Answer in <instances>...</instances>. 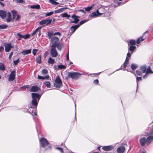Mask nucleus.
<instances>
[{
	"label": "nucleus",
	"instance_id": "1",
	"mask_svg": "<svg viewBox=\"0 0 153 153\" xmlns=\"http://www.w3.org/2000/svg\"><path fill=\"white\" fill-rule=\"evenodd\" d=\"M31 95L32 99L31 102V105H29L28 110V112L31 114L33 113V111L36 110L38 102L41 97V95L36 93H32Z\"/></svg>",
	"mask_w": 153,
	"mask_h": 153
},
{
	"label": "nucleus",
	"instance_id": "2",
	"mask_svg": "<svg viewBox=\"0 0 153 153\" xmlns=\"http://www.w3.org/2000/svg\"><path fill=\"white\" fill-rule=\"evenodd\" d=\"M153 140V136H150L148 137L146 139L143 137L141 138L139 140L141 145L143 146L145 144L148 145L152 142Z\"/></svg>",
	"mask_w": 153,
	"mask_h": 153
},
{
	"label": "nucleus",
	"instance_id": "3",
	"mask_svg": "<svg viewBox=\"0 0 153 153\" xmlns=\"http://www.w3.org/2000/svg\"><path fill=\"white\" fill-rule=\"evenodd\" d=\"M81 75V74L78 72H68V75L65 77V79H67L68 78H71L72 79L76 80L79 78Z\"/></svg>",
	"mask_w": 153,
	"mask_h": 153
},
{
	"label": "nucleus",
	"instance_id": "4",
	"mask_svg": "<svg viewBox=\"0 0 153 153\" xmlns=\"http://www.w3.org/2000/svg\"><path fill=\"white\" fill-rule=\"evenodd\" d=\"M53 85L55 87L58 88H60L62 86V81L59 76H56Z\"/></svg>",
	"mask_w": 153,
	"mask_h": 153
},
{
	"label": "nucleus",
	"instance_id": "5",
	"mask_svg": "<svg viewBox=\"0 0 153 153\" xmlns=\"http://www.w3.org/2000/svg\"><path fill=\"white\" fill-rule=\"evenodd\" d=\"M59 39L56 36H53L51 38L50 40V44H52L51 47H56V45L59 43Z\"/></svg>",
	"mask_w": 153,
	"mask_h": 153
},
{
	"label": "nucleus",
	"instance_id": "6",
	"mask_svg": "<svg viewBox=\"0 0 153 153\" xmlns=\"http://www.w3.org/2000/svg\"><path fill=\"white\" fill-rule=\"evenodd\" d=\"M40 145L43 148H45L48 146L49 143L48 141L45 138H41L39 140Z\"/></svg>",
	"mask_w": 153,
	"mask_h": 153
},
{
	"label": "nucleus",
	"instance_id": "7",
	"mask_svg": "<svg viewBox=\"0 0 153 153\" xmlns=\"http://www.w3.org/2000/svg\"><path fill=\"white\" fill-rule=\"evenodd\" d=\"M136 48L135 46L133 45H130L128 48V52L127 53V56H128L130 57L131 54L133 53L134 51Z\"/></svg>",
	"mask_w": 153,
	"mask_h": 153
},
{
	"label": "nucleus",
	"instance_id": "8",
	"mask_svg": "<svg viewBox=\"0 0 153 153\" xmlns=\"http://www.w3.org/2000/svg\"><path fill=\"white\" fill-rule=\"evenodd\" d=\"M16 74V72L15 70H13L11 71L8 78V81H13L15 78Z\"/></svg>",
	"mask_w": 153,
	"mask_h": 153
},
{
	"label": "nucleus",
	"instance_id": "9",
	"mask_svg": "<svg viewBox=\"0 0 153 153\" xmlns=\"http://www.w3.org/2000/svg\"><path fill=\"white\" fill-rule=\"evenodd\" d=\"M52 21L51 19H43L39 22V24L41 25L46 24L47 25L51 24L52 22Z\"/></svg>",
	"mask_w": 153,
	"mask_h": 153
},
{
	"label": "nucleus",
	"instance_id": "10",
	"mask_svg": "<svg viewBox=\"0 0 153 153\" xmlns=\"http://www.w3.org/2000/svg\"><path fill=\"white\" fill-rule=\"evenodd\" d=\"M56 47H52L51 50V56L53 57H56L58 55V53L56 51Z\"/></svg>",
	"mask_w": 153,
	"mask_h": 153
},
{
	"label": "nucleus",
	"instance_id": "11",
	"mask_svg": "<svg viewBox=\"0 0 153 153\" xmlns=\"http://www.w3.org/2000/svg\"><path fill=\"white\" fill-rule=\"evenodd\" d=\"M102 13H100L99 12L98 10H97L96 12H92L91 14L89 16L91 18H92L94 17H98L102 14Z\"/></svg>",
	"mask_w": 153,
	"mask_h": 153
},
{
	"label": "nucleus",
	"instance_id": "12",
	"mask_svg": "<svg viewBox=\"0 0 153 153\" xmlns=\"http://www.w3.org/2000/svg\"><path fill=\"white\" fill-rule=\"evenodd\" d=\"M4 46L5 48V51L6 52H9L13 47L12 46L10 43H6L4 45Z\"/></svg>",
	"mask_w": 153,
	"mask_h": 153
},
{
	"label": "nucleus",
	"instance_id": "13",
	"mask_svg": "<svg viewBox=\"0 0 153 153\" xmlns=\"http://www.w3.org/2000/svg\"><path fill=\"white\" fill-rule=\"evenodd\" d=\"M7 19L6 22L7 23L11 22L13 20L11 13L10 12H7Z\"/></svg>",
	"mask_w": 153,
	"mask_h": 153
},
{
	"label": "nucleus",
	"instance_id": "14",
	"mask_svg": "<svg viewBox=\"0 0 153 153\" xmlns=\"http://www.w3.org/2000/svg\"><path fill=\"white\" fill-rule=\"evenodd\" d=\"M71 17L74 19V21L70 22L71 23L77 24L79 22V16L73 15L71 16Z\"/></svg>",
	"mask_w": 153,
	"mask_h": 153
},
{
	"label": "nucleus",
	"instance_id": "15",
	"mask_svg": "<svg viewBox=\"0 0 153 153\" xmlns=\"http://www.w3.org/2000/svg\"><path fill=\"white\" fill-rule=\"evenodd\" d=\"M148 32L147 31H146L143 34V36L140 37L139 38H138L136 41V43L138 44L140 42H142L145 40L146 38V36L144 37V36L145 33Z\"/></svg>",
	"mask_w": 153,
	"mask_h": 153
},
{
	"label": "nucleus",
	"instance_id": "16",
	"mask_svg": "<svg viewBox=\"0 0 153 153\" xmlns=\"http://www.w3.org/2000/svg\"><path fill=\"white\" fill-rule=\"evenodd\" d=\"M7 12L3 10H0V17L2 19H4L6 16Z\"/></svg>",
	"mask_w": 153,
	"mask_h": 153
},
{
	"label": "nucleus",
	"instance_id": "17",
	"mask_svg": "<svg viewBox=\"0 0 153 153\" xmlns=\"http://www.w3.org/2000/svg\"><path fill=\"white\" fill-rule=\"evenodd\" d=\"M125 150V147L123 146H121L117 148V151L118 153H123Z\"/></svg>",
	"mask_w": 153,
	"mask_h": 153
},
{
	"label": "nucleus",
	"instance_id": "18",
	"mask_svg": "<svg viewBox=\"0 0 153 153\" xmlns=\"http://www.w3.org/2000/svg\"><path fill=\"white\" fill-rule=\"evenodd\" d=\"M102 149L105 151H108L113 149V147L112 146H103L102 147Z\"/></svg>",
	"mask_w": 153,
	"mask_h": 153
},
{
	"label": "nucleus",
	"instance_id": "19",
	"mask_svg": "<svg viewBox=\"0 0 153 153\" xmlns=\"http://www.w3.org/2000/svg\"><path fill=\"white\" fill-rule=\"evenodd\" d=\"M79 27V25H77L71 26L70 27V30L71 31V34L73 33Z\"/></svg>",
	"mask_w": 153,
	"mask_h": 153
},
{
	"label": "nucleus",
	"instance_id": "20",
	"mask_svg": "<svg viewBox=\"0 0 153 153\" xmlns=\"http://www.w3.org/2000/svg\"><path fill=\"white\" fill-rule=\"evenodd\" d=\"M39 88L37 86H32L29 90L30 92H37L39 90Z\"/></svg>",
	"mask_w": 153,
	"mask_h": 153
},
{
	"label": "nucleus",
	"instance_id": "21",
	"mask_svg": "<svg viewBox=\"0 0 153 153\" xmlns=\"http://www.w3.org/2000/svg\"><path fill=\"white\" fill-rule=\"evenodd\" d=\"M31 49H30L27 50H24L22 52V53L24 55L30 54L31 53Z\"/></svg>",
	"mask_w": 153,
	"mask_h": 153
},
{
	"label": "nucleus",
	"instance_id": "22",
	"mask_svg": "<svg viewBox=\"0 0 153 153\" xmlns=\"http://www.w3.org/2000/svg\"><path fill=\"white\" fill-rule=\"evenodd\" d=\"M129 57H130L128 56H126V60L123 64V66L124 68H125L127 66L129 60Z\"/></svg>",
	"mask_w": 153,
	"mask_h": 153
},
{
	"label": "nucleus",
	"instance_id": "23",
	"mask_svg": "<svg viewBox=\"0 0 153 153\" xmlns=\"http://www.w3.org/2000/svg\"><path fill=\"white\" fill-rule=\"evenodd\" d=\"M64 45L62 43H58L56 45V47H57L59 50H61L63 47Z\"/></svg>",
	"mask_w": 153,
	"mask_h": 153
},
{
	"label": "nucleus",
	"instance_id": "24",
	"mask_svg": "<svg viewBox=\"0 0 153 153\" xmlns=\"http://www.w3.org/2000/svg\"><path fill=\"white\" fill-rule=\"evenodd\" d=\"M67 8L66 7H64L61 8L59 9L54 11V13H60L63 12Z\"/></svg>",
	"mask_w": 153,
	"mask_h": 153
},
{
	"label": "nucleus",
	"instance_id": "25",
	"mask_svg": "<svg viewBox=\"0 0 153 153\" xmlns=\"http://www.w3.org/2000/svg\"><path fill=\"white\" fill-rule=\"evenodd\" d=\"M151 68L150 66L148 67L146 69V74H152L153 73V71L151 69Z\"/></svg>",
	"mask_w": 153,
	"mask_h": 153
},
{
	"label": "nucleus",
	"instance_id": "26",
	"mask_svg": "<svg viewBox=\"0 0 153 153\" xmlns=\"http://www.w3.org/2000/svg\"><path fill=\"white\" fill-rule=\"evenodd\" d=\"M147 67L146 65H144L140 66V69L143 71V73L146 72Z\"/></svg>",
	"mask_w": 153,
	"mask_h": 153
},
{
	"label": "nucleus",
	"instance_id": "27",
	"mask_svg": "<svg viewBox=\"0 0 153 153\" xmlns=\"http://www.w3.org/2000/svg\"><path fill=\"white\" fill-rule=\"evenodd\" d=\"M49 76L48 75H46L45 76H42L39 75L38 76V78L39 79H48L49 78Z\"/></svg>",
	"mask_w": 153,
	"mask_h": 153
},
{
	"label": "nucleus",
	"instance_id": "28",
	"mask_svg": "<svg viewBox=\"0 0 153 153\" xmlns=\"http://www.w3.org/2000/svg\"><path fill=\"white\" fill-rule=\"evenodd\" d=\"M30 8L31 9H39L40 8V6L39 4H36L35 5H31Z\"/></svg>",
	"mask_w": 153,
	"mask_h": 153
},
{
	"label": "nucleus",
	"instance_id": "29",
	"mask_svg": "<svg viewBox=\"0 0 153 153\" xmlns=\"http://www.w3.org/2000/svg\"><path fill=\"white\" fill-rule=\"evenodd\" d=\"M42 27V26L39 27L38 28H36L32 33L31 36H33L39 30H40L41 28Z\"/></svg>",
	"mask_w": 153,
	"mask_h": 153
},
{
	"label": "nucleus",
	"instance_id": "30",
	"mask_svg": "<svg viewBox=\"0 0 153 153\" xmlns=\"http://www.w3.org/2000/svg\"><path fill=\"white\" fill-rule=\"evenodd\" d=\"M128 1V0H127L126 1H125L123 2H119V1H117V5H115V6L117 7L118 6H120L122 4H123L126 3Z\"/></svg>",
	"mask_w": 153,
	"mask_h": 153
},
{
	"label": "nucleus",
	"instance_id": "31",
	"mask_svg": "<svg viewBox=\"0 0 153 153\" xmlns=\"http://www.w3.org/2000/svg\"><path fill=\"white\" fill-rule=\"evenodd\" d=\"M48 62L49 64H53L54 63L55 61L53 59H52L51 57H50L48 59Z\"/></svg>",
	"mask_w": 153,
	"mask_h": 153
},
{
	"label": "nucleus",
	"instance_id": "32",
	"mask_svg": "<svg viewBox=\"0 0 153 153\" xmlns=\"http://www.w3.org/2000/svg\"><path fill=\"white\" fill-rule=\"evenodd\" d=\"M135 75V76H136L137 75L141 76L142 75V73L139 70H137L136 71V74L134 73H133Z\"/></svg>",
	"mask_w": 153,
	"mask_h": 153
},
{
	"label": "nucleus",
	"instance_id": "33",
	"mask_svg": "<svg viewBox=\"0 0 153 153\" xmlns=\"http://www.w3.org/2000/svg\"><path fill=\"white\" fill-rule=\"evenodd\" d=\"M136 41L134 39H131L129 40V44L131 45H135Z\"/></svg>",
	"mask_w": 153,
	"mask_h": 153
},
{
	"label": "nucleus",
	"instance_id": "34",
	"mask_svg": "<svg viewBox=\"0 0 153 153\" xmlns=\"http://www.w3.org/2000/svg\"><path fill=\"white\" fill-rule=\"evenodd\" d=\"M61 16L63 17H67V18H69L70 17V15H69L66 13H64L62 14Z\"/></svg>",
	"mask_w": 153,
	"mask_h": 153
},
{
	"label": "nucleus",
	"instance_id": "35",
	"mask_svg": "<svg viewBox=\"0 0 153 153\" xmlns=\"http://www.w3.org/2000/svg\"><path fill=\"white\" fill-rule=\"evenodd\" d=\"M41 55H39L36 59V60L37 62L39 63H41Z\"/></svg>",
	"mask_w": 153,
	"mask_h": 153
},
{
	"label": "nucleus",
	"instance_id": "36",
	"mask_svg": "<svg viewBox=\"0 0 153 153\" xmlns=\"http://www.w3.org/2000/svg\"><path fill=\"white\" fill-rule=\"evenodd\" d=\"M11 12L13 14V19L15 18V17L17 15H16V12L15 10H12L11 11Z\"/></svg>",
	"mask_w": 153,
	"mask_h": 153
},
{
	"label": "nucleus",
	"instance_id": "37",
	"mask_svg": "<svg viewBox=\"0 0 153 153\" xmlns=\"http://www.w3.org/2000/svg\"><path fill=\"white\" fill-rule=\"evenodd\" d=\"M137 67V65L134 64H132L131 65V68L133 70H134Z\"/></svg>",
	"mask_w": 153,
	"mask_h": 153
},
{
	"label": "nucleus",
	"instance_id": "38",
	"mask_svg": "<svg viewBox=\"0 0 153 153\" xmlns=\"http://www.w3.org/2000/svg\"><path fill=\"white\" fill-rule=\"evenodd\" d=\"M87 21V20L85 19L81 21L77 25H79V27L80 26V25H82L84 23L86 22Z\"/></svg>",
	"mask_w": 153,
	"mask_h": 153
},
{
	"label": "nucleus",
	"instance_id": "39",
	"mask_svg": "<svg viewBox=\"0 0 153 153\" xmlns=\"http://www.w3.org/2000/svg\"><path fill=\"white\" fill-rule=\"evenodd\" d=\"M43 84L46 85L48 88H50V82L48 81L45 82H43Z\"/></svg>",
	"mask_w": 153,
	"mask_h": 153
},
{
	"label": "nucleus",
	"instance_id": "40",
	"mask_svg": "<svg viewBox=\"0 0 153 153\" xmlns=\"http://www.w3.org/2000/svg\"><path fill=\"white\" fill-rule=\"evenodd\" d=\"M58 67L59 69H65L66 68L65 65H58Z\"/></svg>",
	"mask_w": 153,
	"mask_h": 153
},
{
	"label": "nucleus",
	"instance_id": "41",
	"mask_svg": "<svg viewBox=\"0 0 153 153\" xmlns=\"http://www.w3.org/2000/svg\"><path fill=\"white\" fill-rule=\"evenodd\" d=\"M7 26L5 24H3L0 25V29H4L7 28Z\"/></svg>",
	"mask_w": 153,
	"mask_h": 153
},
{
	"label": "nucleus",
	"instance_id": "42",
	"mask_svg": "<svg viewBox=\"0 0 153 153\" xmlns=\"http://www.w3.org/2000/svg\"><path fill=\"white\" fill-rule=\"evenodd\" d=\"M41 73L43 75L46 74L48 73V70L46 69H44L42 70Z\"/></svg>",
	"mask_w": 153,
	"mask_h": 153
},
{
	"label": "nucleus",
	"instance_id": "43",
	"mask_svg": "<svg viewBox=\"0 0 153 153\" xmlns=\"http://www.w3.org/2000/svg\"><path fill=\"white\" fill-rule=\"evenodd\" d=\"M4 64L0 63V70L1 71H4Z\"/></svg>",
	"mask_w": 153,
	"mask_h": 153
},
{
	"label": "nucleus",
	"instance_id": "44",
	"mask_svg": "<svg viewBox=\"0 0 153 153\" xmlns=\"http://www.w3.org/2000/svg\"><path fill=\"white\" fill-rule=\"evenodd\" d=\"M20 62V60L18 59L16 60L13 61V62L14 64V65L16 66Z\"/></svg>",
	"mask_w": 153,
	"mask_h": 153
},
{
	"label": "nucleus",
	"instance_id": "45",
	"mask_svg": "<svg viewBox=\"0 0 153 153\" xmlns=\"http://www.w3.org/2000/svg\"><path fill=\"white\" fill-rule=\"evenodd\" d=\"M53 13V11H51L50 12L47 13L45 15V16L47 17L49 16H50L52 15Z\"/></svg>",
	"mask_w": 153,
	"mask_h": 153
},
{
	"label": "nucleus",
	"instance_id": "46",
	"mask_svg": "<svg viewBox=\"0 0 153 153\" xmlns=\"http://www.w3.org/2000/svg\"><path fill=\"white\" fill-rule=\"evenodd\" d=\"M17 35L19 36V38L18 39L19 40H20L22 38H23V35H21L19 33H18Z\"/></svg>",
	"mask_w": 153,
	"mask_h": 153
},
{
	"label": "nucleus",
	"instance_id": "47",
	"mask_svg": "<svg viewBox=\"0 0 153 153\" xmlns=\"http://www.w3.org/2000/svg\"><path fill=\"white\" fill-rule=\"evenodd\" d=\"M4 50V48L2 46H1L0 47V58L2 56V53L1 51H3Z\"/></svg>",
	"mask_w": 153,
	"mask_h": 153
},
{
	"label": "nucleus",
	"instance_id": "48",
	"mask_svg": "<svg viewBox=\"0 0 153 153\" xmlns=\"http://www.w3.org/2000/svg\"><path fill=\"white\" fill-rule=\"evenodd\" d=\"M137 82V87L138 86V82H139L142 80V78L141 77H137L136 78Z\"/></svg>",
	"mask_w": 153,
	"mask_h": 153
},
{
	"label": "nucleus",
	"instance_id": "49",
	"mask_svg": "<svg viewBox=\"0 0 153 153\" xmlns=\"http://www.w3.org/2000/svg\"><path fill=\"white\" fill-rule=\"evenodd\" d=\"M93 5L91 7H88L85 8V10L86 11H89L93 7Z\"/></svg>",
	"mask_w": 153,
	"mask_h": 153
},
{
	"label": "nucleus",
	"instance_id": "50",
	"mask_svg": "<svg viewBox=\"0 0 153 153\" xmlns=\"http://www.w3.org/2000/svg\"><path fill=\"white\" fill-rule=\"evenodd\" d=\"M30 35L29 34H27L26 35H23V38L24 39H27L29 37Z\"/></svg>",
	"mask_w": 153,
	"mask_h": 153
},
{
	"label": "nucleus",
	"instance_id": "51",
	"mask_svg": "<svg viewBox=\"0 0 153 153\" xmlns=\"http://www.w3.org/2000/svg\"><path fill=\"white\" fill-rule=\"evenodd\" d=\"M30 86L28 85H26L23 86L20 88V89L28 88L30 87Z\"/></svg>",
	"mask_w": 153,
	"mask_h": 153
},
{
	"label": "nucleus",
	"instance_id": "52",
	"mask_svg": "<svg viewBox=\"0 0 153 153\" xmlns=\"http://www.w3.org/2000/svg\"><path fill=\"white\" fill-rule=\"evenodd\" d=\"M56 149L59 150L61 152V153H63V152L62 149V148L60 147H56Z\"/></svg>",
	"mask_w": 153,
	"mask_h": 153
},
{
	"label": "nucleus",
	"instance_id": "53",
	"mask_svg": "<svg viewBox=\"0 0 153 153\" xmlns=\"http://www.w3.org/2000/svg\"><path fill=\"white\" fill-rule=\"evenodd\" d=\"M37 51H38V50L37 49H34L33 50L32 53L33 54V55L34 56H35L36 55Z\"/></svg>",
	"mask_w": 153,
	"mask_h": 153
},
{
	"label": "nucleus",
	"instance_id": "54",
	"mask_svg": "<svg viewBox=\"0 0 153 153\" xmlns=\"http://www.w3.org/2000/svg\"><path fill=\"white\" fill-rule=\"evenodd\" d=\"M54 35L53 33H48V36L49 38H51L52 37L51 36H53Z\"/></svg>",
	"mask_w": 153,
	"mask_h": 153
},
{
	"label": "nucleus",
	"instance_id": "55",
	"mask_svg": "<svg viewBox=\"0 0 153 153\" xmlns=\"http://www.w3.org/2000/svg\"><path fill=\"white\" fill-rule=\"evenodd\" d=\"M17 2L21 3H23L25 2L24 0H16Z\"/></svg>",
	"mask_w": 153,
	"mask_h": 153
},
{
	"label": "nucleus",
	"instance_id": "56",
	"mask_svg": "<svg viewBox=\"0 0 153 153\" xmlns=\"http://www.w3.org/2000/svg\"><path fill=\"white\" fill-rule=\"evenodd\" d=\"M13 52H12L11 53H10V55H9V60H10L11 58H12V56L13 55Z\"/></svg>",
	"mask_w": 153,
	"mask_h": 153
},
{
	"label": "nucleus",
	"instance_id": "57",
	"mask_svg": "<svg viewBox=\"0 0 153 153\" xmlns=\"http://www.w3.org/2000/svg\"><path fill=\"white\" fill-rule=\"evenodd\" d=\"M98 80L97 79H96L94 81V83L95 85L98 84Z\"/></svg>",
	"mask_w": 153,
	"mask_h": 153
},
{
	"label": "nucleus",
	"instance_id": "58",
	"mask_svg": "<svg viewBox=\"0 0 153 153\" xmlns=\"http://www.w3.org/2000/svg\"><path fill=\"white\" fill-rule=\"evenodd\" d=\"M54 35H58L59 36L61 35V33L59 32H55L54 33H53Z\"/></svg>",
	"mask_w": 153,
	"mask_h": 153
},
{
	"label": "nucleus",
	"instance_id": "59",
	"mask_svg": "<svg viewBox=\"0 0 153 153\" xmlns=\"http://www.w3.org/2000/svg\"><path fill=\"white\" fill-rule=\"evenodd\" d=\"M66 59L67 60H69V53L68 52L66 55Z\"/></svg>",
	"mask_w": 153,
	"mask_h": 153
},
{
	"label": "nucleus",
	"instance_id": "60",
	"mask_svg": "<svg viewBox=\"0 0 153 153\" xmlns=\"http://www.w3.org/2000/svg\"><path fill=\"white\" fill-rule=\"evenodd\" d=\"M148 74H146V73L143 76V79H145L148 76Z\"/></svg>",
	"mask_w": 153,
	"mask_h": 153
},
{
	"label": "nucleus",
	"instance_id": "61",
	"mask_svg": "<svg viewBox=\"0 0 153 153\" xmlns=\"http://www.w3.org/2000/svg\"><path fill=\"white\" fill-rule=\"evenodd\" d=\"M148 74H146V73L143 76V79H145L148 76Z\"/></svg>",
	"mask_w": 153,
	"mask_h": 153
},
{
	"label": "nucleus",
	"instance_id": "62",
	"mask_svg": "<svg viewBox=\"0 0 153 153\" xmlns=\"http://www.w3.org/2000/svg\"><path fill=\"white\" fill-rule=\"evenodd\" d=\"M16 16H17V17L16 18V19H15V20L16 21L18 20L20 18V16L19 15H17Z\"/></svg>",
	"mask_w": 153,
	"mask_h": 153
},
{
	"label": "nucleus",
	"instance_id": "63",
	"mask_svg": "<svg viewBox=\"0 0 153 153\" xmlns=\"http://www.w3.org/2000/svg\"><path fill=\"white\" fill-rule=\"evenodd\" d=\"M152 129L153 131H150L149 132V134H153V125L152 126Z\"/></svg>",
	"mask_w": 153,
	"mask_h": 153
},
{
	"label": "nucleus",
	"instance_id": "64",
	"mask_svg": "<svg viewBox=\"0 0 153 153\" xmlns=\"http://www.w3.org/2000/svg\"><path fill=\"white\" fill-rule=\"evenodd\" d=\"M0 4L2 6V7H4V4L2 2H1L0 1Z\"/></svg>",
	"mask_w": 153,
	"mask_h": 153
}]
</instances>
